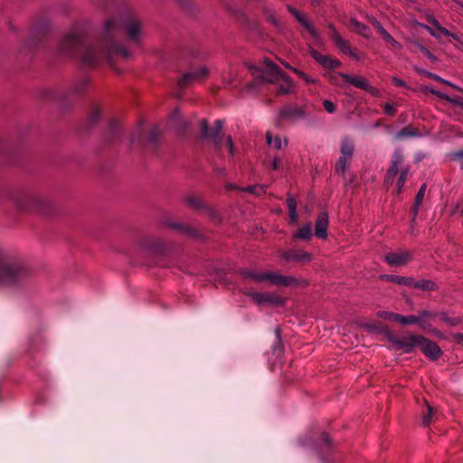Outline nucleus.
Instances as JSON below:
<instances>
[{"label": "nucleus", "mask_w": 463, "mask_h": 463, "mask_svg": "<svg viewBox=\"0 0 463 463\" xmlns=\"http://www.w3.org/2000/svg\"><path fill=\"white\" fill-rule=\"evenodd\" d=\"M142 34V24L137 16L128 10L118 11L105 22L103 36L98 44H91L75 28L63 37L59 52L79 60L82 65L93 66L103 59L128 58L130 52L121 44L122 37L126 35L128 41L137 44Z\"/></svg>", "instance_id": "1"}, {"label": "nucleus", "mask_w": 463, "mask_h": 463, "mask_svg": "<svg viewBox=\"0 0 463 463\" xmlns=\"http://www.w3.org/2000/svg\"><path fill=\"white\" fill-rule=\"evenodd\" d=\"M249 69L253 76L260 77L266 81H280L279 91L283 94L290 93L294 89L293 83L289 78L285 75L277 64L268 59L264 60L261 66L251 65Z\"/></svg>", "instance_id": "2"}, {"label": "nucleus", "mask_w": 463, "mask_h": 463, "mask_svg": "<svg viewBox=\"0 0 463 463\" xmlns=\"http://www.w3.org/2000/svg\"><path fill=\"white\" fill-rule=\"evenodd\" d=\"M243 276L257 283L269 282L273 286H300L306 284L304 279H299L292 276H286L271 271H258L254 269H245L242 272Z\"/></svg>", "instance_id": "3"}, {"label": "nucleus", "mask_w": 463, "mask_h": 463, "mask_svg": "<svg viewBox=\"0 0 463 463\" xmlns=\"http://www.w3.org/2000/svg\"><path fill=\"white\" fill-rule=\"evenodd\" d=\"M223 124V120L217 119L214 122V128L210 131L206 120L203 119L200 122L201 133L203 138L211 140L220 149L222 146H226L230 155L232 156L234 155V147L231 137L224 138V136L222 132Z\"/></svg>", "instance_id": "4"}, {"label": "nucleus", "mask_w": 463, "mask_h": 463, "mask_svg": "<svg viewBox=\"0 0 463 463\" xmlns=\"http://www.w3.org/2000/svg\"><path fill=\"white\" fill-rule=\"evenodd\" d=\"M24 275L25 270L21 265L9 263L0 251V284H14Z\"/></svg>", "instance_id": "5"}, {"label": "nucleus", "mask_w": 463, "mask_h": 463, "mask_svg": "<svg viewBox=\"0 0 463 463\" xmlns=\"http://www.w3.org/2000/svg\"><path fill=\"white\" fill-rule=\"evenodd\" d=\"M338 78H341L345 82L350 85L369 91L373 94H376L378 92V90L375 88L372 87L367 82V80L364 79L362 76H354L346 73H338L336 76H333L331 78V81L335 84H341V82L338 80Z\"/></svg>", "instance_id": "6"}, {"label": "nucleus", "mask_w": 463, "mask_h": 463, "mask_svg": "<svg viewBox=\"0 0 463 463\" xmlns=\"http://www.w3.org/2000/svg\"><path fill=\"white\" fill-rule=\"evenodd\" d=\"M428 22L433 26V28L420 23H417V25L426 30L431 36L437 39L440 38L441 36H450L455 40L458 39L456 33H453L445 27L441 26L435 17H428Z\"/></svg>", "instance_id": "7"}, {"label": "nucleus", "mask_w": 463, "mask_h": 463, "mask_svg": "<svg viewBox=\"0 0 463 463\" xmlns=\"http://www.w3.org/2000/svg\"><path fill=\"white\" fill-rule=\"evenodd\" d=\"M249 296L258 306H282L284 304V299L281 297L269 292H250Z\"/></svg>", "instance_id": "8"}, {"label": "nucleus", "mask_w": 463, "mask_h": 463, "mask_svg": "<svg viewBox=\"0 0 463 463\" xmlns=\"http://www.w3.org/2000/svg\"><path fill=\"white\" fill-rule=\"evenodd\" d=\"M419 335H411L406 337L392 336L390 341L392 343L396 350H402L405 354L412 352L413 348L417 346Z\"/></svg>", "instance_id": "9"}, {"label": "nucleus", "mask_w": 463, "mask_h": 463, "mask_svg": "<svg viewBox=\"0 0 463 463\" xmlns=\"http://www.w3.org/2000/svg\"><path fill=\"white\" fill-rule=\"evenodd\" d=\"M403 163V156L400 149H396L392 156L390 162V165L388 167L387 173H386V178L385 182L387 184H392L394 182V178L399 173V170Z\"/></svg>", "instance_id": "10"}, {"label": "nucleus", "mask_w": 463, "mask_h": 463, "mask_svg": "<svg viewBox=\"0 0 463 463\" xmlns=\"http://www.w3.org/2000/svg\"><path fill=\"white\" fill-rule=\"evenodd\" d=\"M417 346L420 348L426 356L432 360H437L441 354V350L436 343L422 335L418 336Z\"/></svg>", "instance_id": "11"}, {"label": "nucleus", "mask_w": 463, "mask_h": 463, "mask_svg": "<svg viewBox=\"0 0 463 463\" xmlns=\"http://www.w3.org/2000/svg\"><path fill=\"white\" fill-rule=\"evenodd\" d=\"M436 317V312L429 310H422L417 316L416 325L427 333L438 334L439 331L435 329L431 324V320Z\"/></svg>", "instance_id": "12"}, {"label": "nucleus", "mask_w": 463, "mask_h": 463, "mask_svg": "<svg viewBox=\"0 0 463 463\" xmlns=\"http://www.w3.org/2000/svg\"><path fill=\"white\" fill-rule=\"evenodd\" d=\"M208 74V69L204 66L200 67L199 69L190 71L183 75V77L178 80V85L181 88L185 87L189 83L203 79Z\"/></svg>", "instance_id": "13"}, {"label": "nucleus", "mask_w": 463, "mask_h": 463, "mask_svg": "<svg viewBox=\"0 0 463 463\" xmlns=\"http://www.w3.org/2000/svg\"><path fill=\"white\" fill-rule=\"evenodd\" d=\"M330 37L337 46V48L345 54H347L351 57H355V54L353 52L349 43L344 40L339 33L335 30L333 25H329Z\"/></svg>", "instance_id": "14"}, {"label": "nucleus", "mask_w": 463, "mask_h": 463, "mask_svg": "<svg viewBox=\"0 0 463 463\" xmlns=\"http://www.w3.org/2000/svg\"><path fill=\"white\" fill-rule=\"evenodd\" d=\"M410 260L407 251L389 252L384 256V261L391 267L404 266Z\"/></svg>", "instance_id": "15"}, {"label": "nucleus", "mask_w": 463, "mask_h": 463, "mask_svg": "<svg viewBox=\"0 0 463 463\" xmlns=\"http://www.w3.org/2000/svg\"><path fill=\"white\" fill-rule=\"evenodd\" d=\"M328 215L326 212H322L317 215L315 223V235L319 239L327 237Z\"/></svg>", "instance_id": "16"}, {"label": "nucleus", "mask_w": 463, "mask_h": 463, "mask_svg": "<svg viewBox=\"0 0 463 463\" xmlns=\"http://www.w3.org/2000/svg\"><path fill=\"white\" fill-rule=\"evenodd\" d=\"M283 258L286 260H293V261H300V262H308L312 260L311 253L305 250H290L288 251L284 252Z\"/></svg>", "instance_id": "17"}, {"label": "nucleus", "mask_w": 463, "mask_h": 463, "mask_svg": "<svg viewBox=\"0 0 463 463\" xmlns=\"http://www.w3.org/2000/svg\"><path fill=\"white\" fill-rule=\"evenodd\" d=\"M379 33L393 51L400 52L402 45L397 42L382 25H378Z\"/></svg>", "instance_id": "18"}, {"label": "nucleus", "mask_w": 463, "mask_h": 463, "mask_svg": "<svg viewBox=\"0 0 463 463\" xmlns=\"http://www.w3.org/2000/svg\"><path fill=\"white\" fill-rule=\"evenodd\" d=\"M382 280L393 282L399 285H404L410 287L411 284V277H404L399 275L383 274L380 276Z\"/></svg>", "instance_id": "19"}, {"label": "nucleus", "mask_w": 463, "mask_h": 463, "mask_svg": "<svg viewBox=\"0 0 463 463\" xmlns=\"http://www.w3.org/2000/svg\"><path fill=\"white\" fill-rule=\"evenodd\" d=\"M412 288H419L425 291H431L437 288L436 283L429 279L415 280L411 278V284L410 286Z\"/></svg>", "instance_id": "20"}, {"label": "nucleus", "mask_w": 463, "mask_h": 463, "mask_svg": "<svg viewBox=\"0 0 463 463\" xmlns=\"http://www.w3.org/2000/svg\"><path fill=\"white\" fill-rule=\"evenodd\" d=\"M289 12L295 16V18L311 33V35L316 38L317 36V33L309 24V22L305 18V16L298 11L288 6Z\"/></svg>", "instance_id": "21"}, {"label": "nucleus", "mask_w": 463, "mask_h": 463, "mask_svg": "<svg viewBox=\"0 0 463 463\" xmlns=\"http://www.w3.org/2000/svg\"><path fill=\"white\" fill-rule=\"evenodd\" d=\"M289 12L295 16V18L311 33V35L316 38L317 36V33L309 24V22L305 18V16L298 11L288 6Z\"/></svg>", "instance_id": "22"}, {"label": "nucleus", "mask_w": 463, "mask_h": 463, "mask_svg": "<svg viewBox=\"0 0 463 463\" xmlns=\"http://www.w3.org/2000/svg\"><path fill=\"white\" fill-rule=\"evenodd\" d=\"M354 150V142L348 137H344L341 141V147H340V152L342 154V156H345V157L352 156Z\"/></svg>", "instance_id": "23"}, {"label": "nucleus", "mask_w": 463, "mask_h": 463, "mask_svg": "<svg viewBox=\"0 0 463 463\" xmlns=\"http://www.w3.org/2000/svg\"><path fill=\"white\" fill-rule=\"evenodd\" d=\"M420 133L419 130L413 127H405L402 128L397 134L396 137L399 139L406 138V137H420Z\"/></svg>", "instance_id": "24"}, {"label": "nucleus", "mask_w": 463, "mask_h": 463, "mask_svg": "<svg viewBox=\"0 0 463 463\" xmlns=\"http://www.w3.org/2000/svg\"><path fill=\"white\" fill-rule=\"evenodd\" d=\"M312 236L311 232V224L307 223L301 228H299L294 234V240H309Z\"/></svg>", "instance_id": "25"}, {"label": "nucleus", "mask_w": 463, "mask_h": 463, "mask_svg": "<svg viewBox=\"0 0 463 463\" xmlns=\"http://www.w3.org/2000/svg\"><path fill=\"white\" fill-rule=\"evenodd\" d=\"M436 317H438L441 322H443L449 326H451L458 325L461 321L459 317H452L449 314L445 313V312H441V313L436 312Z\"/></svg>", "instance_id": "26"}, {"label": "nucleus", "mask_w": 463, "mask_h": 463, "mask_svg": "<svg viewBox=\"0 0 463 463\" xmlns=\"http://www.w3.org/2000/svg\"><path fill=\"white\" fill-rule=\"evenodd\" d=\"M350 27L354 31L358 33L359 34H361V35H363L364 37H369V34H370L369 28L366 25H364V24H362L359 21H357L356 19H352L351 20Z\"/></svg>", "instance_id": "27"}, {"label": "nucleus", "mask_w": 463, "mask_h": 463, "mask_svg": "<svg viewBox=\"0 0 463 463\" xmlns=\"http://www.w3.org/2000/svg\"><path fill=\"white\" fill-rule=\"evenodd\" d=\"M88 83H89V80L86 77L80 79L70 90L68 95L71 96V95L81 93V91L85 89V87L88 85Z\"/></svg>", "instance_id": "28"}, {"label": "nucleus", "mask_w": 463, "mask_h": 463, "mask_svg": "<svg viewBox=\"0 0 463 463\" xmlns=\"http://www.w3.org/2000/svg\"><path fill=\"white\" fill-rule=\"evenodd\" d=\"M410 171V167L407 165L405 167L401 168L400 175L397 182V193L400 194L406 182L408 174Z\"/></svg>", "instance_id": "29"}, {"label": "nucleus", "mask_w": 463, "mask_h": 463, "mask_svg": "<svg viewBox=\"0 0 463 463\" xmlns=\"http://www.w3.org/2000/svg\"><path fill=\"white\" fill-rule=\"evenodd\" d=\"M266 140L269 146H273L276 149L282 147V141L279 137H273L270 132H267Z\"/></svg>", "instance_id": "30"}, {"label": "nucleus", "mask_w": 463, "mask_h": 463, "mask_svg": "<svg viewBox=\"0 0 463 463\" xmlns=\"http://www.w3.org/2000/svg\"><path fill=\"white\" fill-rule=\"evenodd\" d=\"M348 166L347 157L340 156L335 164V169L338 175H344Z\"/></svg>", "instance_id": "31"}, {"label": "nucleus", "mask_w": 463, "mask_h": 463, "mask_svg": "<svg viewBox=\"0 0 463 463\" xmlns=\"http://www.w3.org/2000/svg\"><path fill=\"white\" fill-rule=\"evenodd\" d=\"M425 191H426V184H424L420 186V188L418 191L416 197H415V205H414L415 213H418L419 207L422 203V200H423V197L425 194Z\"/></svg>", "instance_id": "32"}, {"label": "nucleus", "mask_w": 463, "mask_h": 463, "mask_svg": "<svg viewBox=\"0 0 463 463\" xmlns=\"http://www.w3.org/2000/svg\"><path fill=\"white\" fill-rule=\"evenodd\" d=\"M417 316L411 315V316H402L399 314L398 323L403 326L408 325H416L417 322Z\"/></svg>", "instance_id": "33"}, {"label": "nucleus", "mask_w": 463, "mask_h": 463, "mask_svg": "<svg viewBox=\"0 0 463 463\" xmlns=\"http://www.w3.org/2000/svg\"><path fill=\"white\" fill-rule=\"evenodd\" d=\"M378 317L383 319H385V320L393 321V322L398 323L399 314L390 312V311H379Z\"/></svg>", "instance_id": "34"}, {"label": "nucleus", "mask_w": 463, "mask_h": 463, "mask_svg": "<svg viewBox=\"0 0 463 463\" xmlns=\"http://www.w3.org/2000/svg\"><path fill=\"white\" fill-rule=\"evenodd\" d=\"M340 65V61L329 56H326L322 66L326 69H335Z\"/></svg>", "instance_id": "35"}, {"label": "nucleus", "mask_w": 463, "mask_h": 463, "mask_svg": "<svg viewBox=\"0 0 463 463\" xmlns=\"http://www.w3.org/2000/svg\"><path fill=\"white\" fill-rule=\"evenodd\" d=\"M434 415L433 408L430 405H427V414L422 416V424L424 426L429 425Z\"/></svg>", "instance_id": "36"}, {"label": "nucleus", "mask_w": 463, "mask_h": 463, "mask_svg": "<svg viewBox=\"0 0 463 463\" xmlns=\"http://www.w3.org/2000/svg\"><path fill=\"white\" fill-rule=\"evenodd\" d=\"M159 136H160V130L157 127H155L150 134H149V137H148V140L149 142L151 143H156L158 138H159Z\"/></svg>", "instance_id": "37"}, {"label": "nucleus", "mask_w": 463, "mask_h": 463, "mask_svg": "<svg viewBox=\"0 0 463 463\" xmlns=\"http://www.w3.org/2000/svg\"><path fill=\"white\" fill-rule=\"evenodd\" d=\"M241 190L247 191L251 194H256L257 195H260L262 193H264L263 187L260 186H247L245 188H242Z\"/></svg>", "instance_id": "38"}, {"label": "nucleus", "mask_w": 463, "mask_h": 463, "mask_svg": "<svg viewBox=\"0 0 463 463\" xmlns=\"http://www.w3.org/2000/svg\"><path fill=\"white\" fill-rule=\"evenodd\" d=\"M392 81L394 85H396L398 87L405 88L408 90L411 89V87L401 78L393 76V77H392Z\"/></svg>", "instance_id": "39"}, {"label": "nucleus", "mask_w": 463, "mask_h": 463, "mask_svg": "<svg viewBox=\"0 0 463 463\" xmlns=\"http://www.w3.org/2000/svg\"><path fill=\"white\" fill-rule=\"evenodd\" d=\"M384 113L388 116H394L396 113V106L393 104L386 103L383 107Z\"/></svg>", "instance_id": "40"}, {"label": "nucleus", "mask_w": 463, "mask_h": 463, "mask_svg": "<svg viewBox=\"0 0 463 463\" xmlns=\"http://www.w3.org/2000/svg\"><path fill=\"white\" fill-rule=\"evenodd\" d=\"M450 156L453 160L458 161L461 168H463V149L453 152Z\"/></svg>", "instance_id": "41"}, {"label": "nucleus", "mask_w": 463, "mask_h": 463, "mask_svg": "<svg viewBox=\"0 0 463 463\" xmlns=\"http://www.w3.org/2000/svg\"><path fill=\"white\" fill-rule=\"evenodd\" d=\"M287 205L288 211L297 210V200L292 195H288L287 197Z\"/></svg>", "instance_id": "42"}, {"label": "nucleus", "mask_w": 463, "mask_h": 463, "mask_svg": "<svg viewBox=\"0 0 463 463\" xmlns=\"http://www.w3.org/2000/svg\"><path fill=\"white\" fill-rule=\"evenodd\" d=\"M187 203H188L191 206H193V207H194V208H201V207L203 206V203H202V202L200 201V199L195 198V197H189V198L187 199Z\"/></svg>", "instance_id": "43"}, {"label": "nucleus", "mask_w": 463, "mask_h": 463, "mask_svg": "<svg viewBox=\"0 0 463 463\" xmlns=\"http://www.w3.org/2000/svg\"><path fill=\"white\" fill-rule=\"evenodd\" d=\"M323 105H324L325 109L328 113H334L335 111V106L332 101L326 99L323 102Z\"/></svg>", "instance_id": "44"}, {"label": "nucleus", "mask_w": 463, "mask_h": 463, "mask_svg": "<svg viewBox=\"0 0 463 463\" xmlns=\"http://www.w3.org/2000/svg\"><path fill=\"white\" fill-rule=\"evenodd\" d=\"M423 75H425L426 77L431 79V80H434L436 81H439V80H442V78L433 72H430V71H422L421 72Z\"/></svg>", "instance_id": "45"}, {"label": "nucleus", "mask_w": 463, "mask_h": 463, "mask_svg": "<svg viewBox=\"0 0 463 463\" xmlns=\"http://www.w3.org/2000/svg\"><path fill=\"white\" fill-rule=\"evenodd\" d=\"M312 56L320 65H322L324 62V59L326 58V55H323V54L319 53L318 52L314 51L312 52Z\"/></svg>", "instance_id": "46"}, {"label": "nucleus", "mask_w": 463, "mask_h": 463, "mask_svg": "<svg viewBox=\"0 0 463 463\" xmlns=\"http://www.w3.org/2000/svg\"><path fill=\"white\" fill-rule=\"evenodd\" d=\"M289 213V222L291 224H295L298 222V215L297 210L288 211Z\"/></svg>", "instance_id": "47"}, {"label": "nucleus", "mask_w": 463, "mask_h": 463, "mask_svg": "<svg viewBox=\"0 0 463 463\" xmlns=\"http://www.w3.org/2000/svg\"><path fill=\"white\" fill-rule=\"evenodd\" d=\"M319 447H326V448H329L330 447V440H329V438L327 435L324 434L322 436V438L320 439V441H319V444H318Z\"/></svg>", "instance_id": "48"}, {"label": "nucleus", "mask_w": 463, "mask_h": 463, "mask_svg": "<svg viewBox=\"0 0 463 463\" xmlns=\"http://www.w3.org/2000/svg\"><path fill=\"white\" fill-rule=\"evenodd\" d=\"M430 92H431L432 94L438 96L439 98H441L443 99H446V100H449V98L448 95L439 91V90H433V89H430L429 90Z\"/></svg>", "instance_id": "49"}, {"label": "nucleus", "mask_w": 463, "mask_h": 463, "mask_svg": "<svg viewBox=\"0 0 463 463\" xmlns=\"http://www.w3.org/2000/svg\"><path fill=\"white\" fill-rule=\"evenodd\" d=\"M293 72H295L299 78H301L302 80L306 79V76L307 74L296 68H293V67H290V66H288Z\"/></svg>", "instance_id": "50"}, {"label": "nucleus", "mask_w": 463, "mask_h": 463, "mask_svg": "<svg viewBox=\"0 0 463 463\" xmlns=\"http://www.w3.org/2000/svg\"><path fill=\"white\" fill-rule=\"evenodd\" d=\"M293 72H295L299 78H301L302 80L306 79V76L307 74L296 68H293V67H290V66H288Z\"/></svg>", "instance_id": "51"}, {"label": "nucleus", "mask_w": 463, "mask_h": 463, "mask_svg": "<svg viewBox=\"0 0 463 463\" xmlns=\"http://www.w3.org/2000/svg\"><path fill=\"white\" fill-rule=\"evenodd\" d=\"M179 116H180V112H179V110L176 109H175V111L171 114V116H170V120H171L172 122H174V121H175V120L179 118Z\"/></svg>", "instance_id": "52"}, {"label": "nucleus", "mask_w": 463, "mask_h": 463, "mask_svg": "<svg viewBox=\"0 0 463 463\" xmlns=\"http://www.w3.org/2000/svg\"><path fill=\"white\" fill-rule=\"evenodd\" d=\"M171 227L175 229V230H179V231H182V232H186V228L183 224L172 223Z\"/></svg>", "instance_id": "53"}, {"label": "nucleus", "mask_w": 463, "mask_h": 463, "mask_svg": "<svg viewBox=\"0 0 463 463\" xmlns=\"http://www.w3.org/2000/svg\"><path fill=\"white\" fill-rule=\"evenodd\" d=\"M100 112L99 109H95L91 113V120L96 121L99 118Z\"/></svg>", "instance_id": "54"}, {"label": "nucleus", "mask_w": 463, "mask_h": 463, "mask_svg": "<svg viewBox=\"0 0 463 463\" xmlns=\"http://www.w3.org/2000/svg\"><path fill=\"white\" fill-rule=\"evenodd\" d=\"M304 80L307 82V83H317V80L316 79H313L309 76H306V79H304Z\"/></svg>", "instance_id": "55"}, {"label": "nucleus", "mask_w": 463, "mask_h": 463, "mask_svg": "<svg viewBox=\"0 0 463 463\" xmlns=\"http://www.w3.org/2000/svg\"><path fill=\"white\" fill-rule=\"evenodd\" d=\"M457 342L463 345V334H458L456 335Z\"/></svg>", "instance_id": "56"}, {"label": "nucleus", "mask_w": 463, "mask_h": 463, "mask_svg": "<svg viewBox=\"0 0 463 463\" xmlns=\"http://www.w3.org/2000/svg\"><path fill=\"white\" fill-rule=\"evenodd\" d=\"M272 169L273 170H277L278 169V161L276 158L273 159L272 161Z\"/></svg>", "instance_id": "57"}, {"label": "nucleus", "mask_w": 463, "mask_h": 463, "mask_svg": "<svg viewBox=\"0 0 463 463\" xmlns=\"http://www.w3.org/2000/svg\"><path fill=\"white\" fill-rule=\"evenodd\" d=\"M439 82H442V83L447 84L449 86H453L454 87V85L450 81H449V80H445L443 78H442V80H439Z\"/></svg>", "instance_id": "58"}, {"label": "nucleus", "mask_w": 463, "mask_h": 463, "mask_svg": "<svg viewBox=\"0 0 463 463\" xmlns=\"http://www.w3.org/2000/svg\"><path fill=\"white\" fill-rule=\"evenodd\" d=\"M276 335H277L278 341L280 342V330L279 328L276 329Z\"/></svg>", "instance_id": "59"}, {"label": "nucleus", "mask_w": 463, "mask_h": 463, "mask_svg": "<svg viewBox=\"0 0 463 463\" xmlns=\"http://www.w3.org/2000/svg\"><path fill=\"white\" fill-rule=\"evenodd\" d=\"M270 21H271L273 24H277L276 21L273 19V16H270Z\"/></svg>", "instance_id": "60"}, {"label": "nucleus", "mask_w": 463, "mask_h": 463, "mask_svg": "<svg viewBox=\"0 0 463 463\" xmlns=\"http://www.w3.org/2000/svg\"><path fill=\"white\" fill-rule=\"evenodd\" d=\"M319 0H313V4H318Z\"/></svg>", "instance_id": "61"}, {"label": "nucleus", "mask_w": 463, "mask_h": 463, "mask_svg": "<svg viewBox=\"0 0 463 463\" xmlns=\"http://www.w3.org/2000/svg\"><path fill=\"white\" fill-rule=\"evenodd\" d=\"M380 126V123L379 122H376L374 127H379Z\"/></svg>", "instance_id": "62"}, {"label": "nucleus", "mask_w": 463, "mask_h": 463, "mask_svg": "<svg viewBox=\"0 0 463 463\" xmlns=\"http://www.w3.org/2000/svg\"><path fill=\"white\" fill-rule=\"evenodd\" d=\"M424 52H428L426 48L421 47Z\"/></svg>", "instance_id": "63"}]
</instances>
